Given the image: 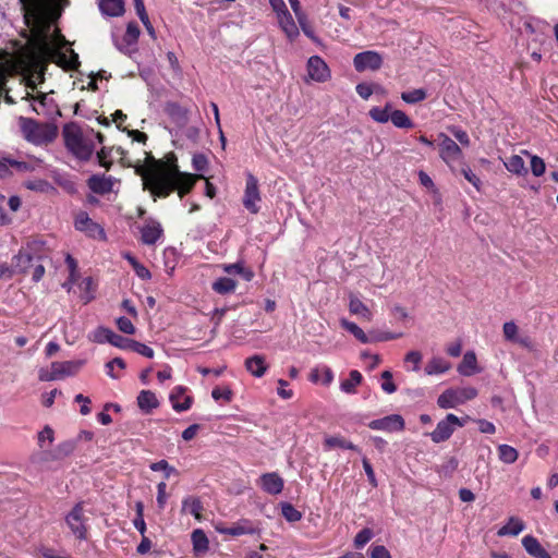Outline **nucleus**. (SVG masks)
Listing matches in <instances>:
<instances>
[{
    "mask_svg": "<svg viewBox=\"0 0 558 558\" xmlns=\"http://www.w3.org/2000/svg\"><path fill=\"white\" fill-rule=\"evenodd\" d=\"M134 340L124 338L116 332L111 338L110 344L122 350H131Z\"/></svg>",
    "mask_w": 558,
    "mask_h": 558,
    "instance_id": "nucleus-61",
    "label": "nucleus"
},
{
    "mask_svg": "<svg viewBox=\"0 0 558 558\" xmlns=\"http://www.w3.org/2000/svg\"><path fill=\"white\" fill-rule=\"evenodd\" d=\"M17 68V62L12 54L0 51V93L4 88L7 78L15 73Z\"/></svg>",
    "mask_w": 558,
    "mask_h": 558,
    "instance_id": "nucleus-19",
    "label": "nucleus"
},
{
    "mask_svg": "<svg viewBox=\"0 0 558 558\" xmlns=\"http://www.w3.org/2000/svg\"><path fill=\"white\" fill-rule=\"evenodd\" d=\"M499 460L506 464L514 463L519 458V452L512 446L502 444L498 446Z\"/></svg>",
    "mask_w": 558,
    "mask_h": 558,
    "instance_id": "nucleus-42",
    "label": "nucleus"
},
{
    "mask_svg": "<svg viewBox=\"0 0 558 558\" xmlns=\"http://www.w3.org/2000/svg\"><path fill=\"white\" fill-rule=\"evenodd\" d=\"M525 529L524 522L518 517H510L506 524L497 531V535L504 536H518Z\"/></svg>",
    "mask_w": 558,
    "mask_h": 558,
    "instance_id": "nucleus-29",
    "label": "nucleus"
},
{
    "mask_svg": "<svg viewBox=\"0 0 558 558\" xmlns=\"http://www.w3.org/2000/svg\"><path fill=\"white\" fill-rule=\"evenodd\" d=\"M502 333L507 341L519 343L524 348L531 347V341L527 337H521L518 325L510 320L502 325Z\"/></svg>",
    "mask_w": 558,
    "mask_h": 558,
    "instance_id": "nucleus-24",
    "label": "nucleus"
},
{
    "mask_svg": "<svg viewBox=\"0 0 558 558\" xmlns=\"http://www.w3.org/2000/svg\"><path fill=\"white\" fill-rule=\"evenodd\" d=\"M191 541L193 545V551L195 555H202L208 551L209 541L202 529H196L192 532Z\"/></svg>",
    "mask_w": 558,
    "mask_h": 558,
    "instance_id": "nucleus-34",
    "label": "nucleus"
},
{
    "mask_svg": "<svg viewBox=\"0 0 558 558\" xmlns=\"http://www.w3.org/2000/svg\"><path fill=\"white\" fill-rule=\"evenodd\" d=\"M391 123L399 129H411L413 128L412 120L407 116L405 112L399 109H392L390 112Z\"/></svg>",
    "mask_w": 558,
    "mask_h": 558,
    "instance_id": "nucleus-43",
    "label": "nucleus"
},
{
    "mask_svg": "<svg viewBox=\"0 0 558 558\" xmlns=\"http://www.w3.org/2000/svg\"><path fill=\"white\" fill-rule=\"evenodd\" d=\"M99 10L107 16H120L124 13L123 0H100Z\"/></svg>",
    "mask_w": 558,
    "mask_h": 558,
    "instance_id": "nucleus-35",
    "label": "nucleus"
},
{
    "mask_svg": "<svg viewBox=\"0 0 558 558\" xmlns=\"http://www.w3.org/2000/svg\"><path fill=\"white\" fill-rule=\"evenodd\" d=\"M166 112L178 122H185L187 120V110L182 108L175 102H170L166 106Z\"/></svg>",
    "mask_w": 558,
    "mask_h": 558,
    "instance_id": "nucleus-50",
    "label": "nucleus"
},
{
    "mask_svg": "<svg viewBox=\"0 0 558 558\" xmlns=\"http://www.w3.org/2000/svg\"><path fill=\"white\" fill-rule=\"evenodd\" d=\"M80 299L83 304H88L95 299L96 284L90 277L84 278L78 284Z\"/></svg>",
    "mask_w": 558,
    "mask_h": 558,
    "instance_id": "nucleus-36",
    "label": "nucleus"
},
{
    "mask_svg": "<svg viewBox=\"0 0 558 558\" xmlns=\"http://www.w3.org/2000/svg\"><path fill=\"white\" fill-rule=\"evenodd\" d=\"M203 505L197 497L189 496L182 500V512L192 514L196 520H202Z\"/></svg>",
    "mask_w": 558,
    "mask_h": 558,
    "instance_id": "nucleus-37",
    "label": "nucleus"
},
{
    "mask_svg": "<svg viewBox=\"0 0 558 558\" xmlns=\"http://www.w3.org/2000/svg\"><path fill=\"white\" fill-rule=\"evenodd\" d=\"M202 178H204L202 174L180 171L174 162H156L148 167L143 174L145 187L158 197H166L177 190L182 198Z\"/></svg>",
    "mask_w": 558,
    "mask_h": 558,
    "instance_id": "nucleus-2",
    "label": "nucleus"
},
{
    "mask_svg": "<svg viewBox=\"0 0 558 558\" xmlns=\"http://www.w3.org/2000/svg\"><path fill=\"white\" fill-rule=\"evenodd\" d=\"M221 269L228 275H239L245 281H251L254 278V271L246 267L243 260H238L233 264H223L221 265Z\"/></svg>",
    "mask_w": 558,
    "mask_h": 558,
    "instance_id": "nucleus-30",
    "label": "nucleus"
},
{
    "mask_svg": "<svg viewBox=\"0 0 558 558\" xmlns=\"http://www.w3.org/2000/svg\"><path fill=\"white\" fill-rule=\"evenodd\" d=\"M439 138V157L448 166L451 172L456 173L458 167L464 163V154L460 146L447 134L440 133Z\"/></svg>",
    "mask_w": 558,
    "mask_h": 558,
    "instance_id": "nucleus-6",
    "label": "nucleus"
},
{
    "mask_svg": "<svg viewBox=\"0 0 558 558\" xmlns=\"http://www.w3.org/2000/svg\"><path fill=\"white\" fill-rule=\"evenodd\" d=\"M169 400L172 409L177 412L187 411L192 405V397L186 395V388L177 386L172 389Z\"/></svg>",
    "mask_w": 558,
    "mask_h": 558,
    "instance_id": "nucleus-18",
    "label": "nucleus"
},
{
    "mask_svg": "<svg viewBox=\"0 0 558 558\" xmlns=\"http://www.w3.org/2000/svg\"><path fill=\"white\" fill-rule=\"evenodd\" d=\"M391 110H392L391 104L387 102L385 105V107L371 108L368 111V114L373 121L384 124L390 120Z\"/></svg>",
    "mask_w": 558,
    "mask_h": 558,
    "instance_id": "nucleus-41",
    "label": "nucleus"
},
{
    "mask_svg": "<svg viewBox=\"0 0 558 558\" xmlns=\"http://www.w3.org/2000/svg\"><path fill=\"white\" fill-rule=\"evenodd\" d=\"M140 34L138 26L135 23H129L124 35L121 38L114 37V45L121 52L131 54L136 51Z\"/></svg>",
    "mask_w": 558,
    "mask_h": 558,
    "instance_id": "nucleus-15",
    "label": "nucleus"
},
{
    "mask_svg": "<svg viewBox=\"0 0 558 558\" xmlns=\"http://www.w3.org/2000/svg\"><path fill=\"white\" fill-rule=\"evenodd\" d=\"M333 372L327 365H317L313 367L310 373V380L313 384H320L326 387L333 381Z\"/></svg>",
    "mask_w": 558,
    "mask_h": 558,
    "instance_id": "nucleus-26",
    "label": "nucleus"
},
{
    "mask_svg": "<svg viewBox=\"0 0 558 558\" xmlns=\"http://www.w3.org/2000/svg\"><path fill=\"white\" fill-rule=\"evenodd\" d=\"M24 186L27 190L38 193H49L54 190V187L48 181L43 179L27 180L24 182Z\"/></svg>",
    "mask_w": 558,
    "mask_h": 558,
    "instance_id": "nucleus-47",
    "label": "nucleus"
},
{
    "mask_svg": "<svg viewBox=\"0 0 558 558\" xmlns=\"http://www.w3.org/2000/svg\"><path fill=\"white\" fill-rule=\"evenodd\" d=\"M450 368V362L440 356H433L425 366V374L429 376L445 374Z\"/></svg>",
    "mask_w": 558,
    "mask_h": 558,
    "instance_id": "nucleus-33",
    "label": "nucleus"
},
{
    "mask_svg": "<svg viewBox=\"0 0 558 558\" xmlns=\"http://www.w3.org/2000/svg\"><path fill=\"white\" fill-rule=\"evenodd\" d=\"M417 177H418V182L423 187H425L426 190H428L429 192H432L434 194H438V189L436 187L433 179L425 171L420 170L417 172Z\"/></svg>",
    "mask_w": 558,
    "mask_h": 558,
    "instance_id": "nucleus-60",
    "label": "nucleus"
},
{
    "mask_svg": "<svg viewBox=\"0 0 558 558\" xmlns=\"http://www.w3.org/2000/svg\"><path fill=\"white\" fill-rule=\"evenodd\" d=\"M49 100L50 98L47 95H39L32 102L33 110L38 114L44 113Z\"/></svg>",
    "mask_w": 558,
    "mask_h": 558,
    "instance_id": "nucleus-64",
    "label": "nucleus"
},
{
    "mask_svg": "<svg viewBox=\"0 0 558 558\" xmlns=\"http://www.w3.org/2000/svg\"><path fill=\"white\" fill-rule=\"evenodd\" d=\"M376 88H379V85L372 83H359L355 86L357 95L364 100L369 99V97L376 92Z\"/></svg>",
    "mask_w": 558,
    "mask_h": 558,
    "instance_id": "nucleus-55",
    "label": "nucleus"
},
{
    "mask_svg": "<svg viewBox=\"0 0 558 558\" xmlns=\"http://www.w3.org/2000/svg\"><path fill=\"white\" fill-rule=\"evenodd\" d=\"M374 537V533L371 529L361 530L354 537V546L360 549L364 547L372 538Z\"/></svg>",
    "mask_w": 558,
    "mask_h": 558,
    "instance_id": "nucleus-57",
    "label": "nucleus"
},
{
    "mask_svg": "<svg viewBox=\"0 0 558 558\" xmlns=\"http://www.w3.org/2000/svg\"><path fill=\"white\" fill-rule=\"evenodd\" d=\"M24 21L31 33L29 41L43 56L61 66L73 70L80 64L77 53L70 47L53 23L69 5V0H20Z\"/></svg>",
    "mask_w": 558,
    "mask_h": 558,
    "instance_id": "nucleus-1",
    "label": "nucleus"
},
{
    "mask_svg": "<svg viewBox=\"0 0 558 558\" xmlns=\"http://www.w3.org/2000/svg\"><path fill=\"white\" fill-rule=\"evenodd\" d=\"M150 470L155 472L162 471L165 473V478L168 480L172 475H175L178 471L175 468L171 466L166 460H159L150 464Z\"/></svg>",
    "mask_w": 558,
    "mask_h": 558,
    "instance_id": "nucleus-54",
    "label": "nucleus"
},
{
    "mask_svg": "<svg viewBox=\"0 0 558 558\" xmlns=\"http://www.w3.org/2000/svg\"><path fill=\"white\" fill-rule=\"evenodd\" d=\"M306 82L326 83L331 78V71L319 56H312L306 62Z\"/></svg>",
    "mask_w": 558,
    "mask_h": 558,
    "instance_id": "nucleus-11",
    "label": "nucleus"
},
{
    "mask_svg": "<svg viewBox=\"0 0 558 558\" xmlns=\"http://www.w3.org/2000/svg\"><path fill=\"white\" fill-rule=\"evenodd\" d=\"M296 20H298V23L302 29V32L310 38L312 39L314 43L320 45V40L317 36H315L314 34V31L312 28V26L310 25L308 23V20H307V16L306 14H302V15H299L296 16Z\"/></svg>",
    "mask_w": 558,
    "mask_h": 558,
    "instance_id": "nucleus-53",
    "label": "nucleus"
},
{
    "mask_svg": "<svg viewBox=\"0 0 558 558\" xmlns=\"http://www.w3.org/2000/svg\"><path fill=\"white\" fill-rule=\"evenodd\" d=\"M457 371L460 375L469 377L481 372L477 357L474 351H466Z\"/></svg>",
    "mask_w": 558,
    "mask_h": 558,
    "instance_id": "nucleus-23",
    "label": "nucleus"
},
{
    "mask_svg": "<svg viewBox=\"0 0 558 558\" xmlns=\"http://www.w3.org/2000/svg\"><path fill=\"white\" fill-rule=\"evenodd\" d=\"M113 331L107 327L99 326L88 335V339L96 343H110Z\"/></svg>",
    "mask_w": 558,
    "mask_h": 558,
    "instance_id": "nucleus-46",
    "label": "nucleus"
},
{
    "mask_svg": "<svg viewBox=\"0 0 558 558\" xmlns=\"http://www.w3.org/2000/svg\"><path fill=\"white\" fill-rule=\"evenodd\" d=\"M522 154L531 158V171L533 175L541 177L545 173L546 165L545 161L535 155H531L527 150H522Z\"/></svg>",
    "mask_w": 558,
    "mask_h": 558,
    "instance_id": "nucleus-51",
    "label": "nucleus"
},
{
    "mask_svg": "<svg viewBox=\"0 0 558 558\" xmlns=\"http://www.w3.org/2000/svg\"><path fill=\"white\" fill-rule=\"evenodd\" d=\"M353 65L357 72L377 71L383 65V56L374 50L363 51L354 56Z\"/></svg>",
    "mask_w": 558,
    "mask_h": 558,
    "instance_id": "nucleus-13",
    "label": "nucleus"
},
{
    "mask_svg": "<svg viewBox=\"0 0 558 558\" xmlns=\"http://www.w3.org/2000/svg\"><path fill=\"white\" fill-rule=\"evenodd\" d=\"M349 312L352 315L361 317L367 322L373 319V313L366 304L354 293L349 294Z\"/></svg>",
    "mask_w": 558,
    "mask_h": 558,
    "instance_id": "nucleus-25",
    "label": "nucleus"
},
{
    "mask_svg": "<svg viewBox=\"0 0 558 558\" xmlns=\"http://www.w3.org/2000/svg\"><path fill=\"white\" fill-rule=\"evenodd\" d=\"M281 510H282V515L289 522H298L302 518V513L296 508H294L291 504H283Z\"/></svg>",
    "mask_w": 558,
    "mask_h": 558,
    "instance_id": "nucleus-58",
    "label": "nucleus"
},
{
    "mask_svg": "<svg viewBox=\"0 0 558 558\" xmlns=\"http://www.w3.org/2000/svg\"><path fill=\"white\" fill-rule=\"evenodd\" d=\"M506 169L515 175H525L527 169L525 162L520 155H512L504 161Z\"/></svg>",
    "mask_w": 558,
    "mask_h": 558,
    "instance_id": "nucleus-38",
    "label": "nucleus"
},
{
    "mask_svg": "<svg viewBox=\"0 0 558 558\" xmlns=\"http://www.w3.org/2000/svg\"><path fill=\"white\" fill-rule=\"evenodd\" d=\"M44 247V244L39 241L29 242L25 247H23L19 254L13 256L12 265L15 269L16 274H25L27 269L32 266L34 260H39L43 258V255L39 251Z\"/></svg>",
    "mask_w": 558,
    "mask_h": 558,
    "instance_id": "nucleus-9",
    "label": "nucleus"
},
{
    "mask_svg": "<svg viewBox=\"0 0 558 558\" xmlns=\"http://www.w3.org/2000/svg\"><path fill=\"white\" fill-rule=\"evenodd\" d=\"M460 173L464 177V179L471 183L476 191H481L482 189V181L481 179L471 170V168L464 163L460 165Z\"/></svg>",
    "mask_w": 558,
    "mask_h": 558,
    "instance_id": "nucleus-52",
    "label": "nucleus"
},
{
    "mask_svg": "<svg viewBox=\"0 0 558 558\" xmlns=\"http://www.w3.org/2000/svg\"><path fill=\"white\" fill-rule=\"evenodd\" d=\"M141 240L144 244L154 245L163 235V229L159 221L148 219L140 228Z\"/></svg>",
    "mask_w": 558,
    "mask_h": 558,
    "instance_id": "nucleus-17",
    "label": "nucleus"
},
{
    "mask_svg": "<svg viewBox=\"0 0 558 558\" xmlns=\"http://www.w3.org/2000/svg\"><path fill=\"white\" fill-rule=\"evenodd\" d=\"M522 546L525 551L534 558H553L550 554L542 546L539 541L533 535H525L522 538Z\"/></svg>",
    "mask_w": 558,
    "mask_h": 558,
    "instance_id": "nucleus-22",
    "label": "nucleus"
},
{
    "mask_svg": "<svg viewBox=\"0 0 558 558\" xmlns=\"http://www.w3.org/2000/svg\"><path fill=\"white\" fill-rule=\"evenodd\" d=\"M84 364L83 360L52 362L49 367L39 368L38 378L40 381H53L74 376Z\"/></svg>",
    "mask_w": 558,
    "mask_h": 558,
    "instance_id": "nucleus-5",
    "label": "nucleus"
},
{
    "mask_svg": "<svg viewBox=\"0 0 558 558\" xmlns=\"http://www.w3.org/2000/svg\"><path fill=\"white\" fill-rule=\"evenodd\" d=\"M116 323L121 332L126 333V335L135 333L136 329H135L133 323L129 318L121 316V317L117 318Z\"/></svg>",
    "mask_w": 558,
    "mask_h": 558,
    "instance_id": "nucleus-62",
    "label": "nucleus"
},
{
    "mask_svg": "<svg viewBox=\"0 0 558 558\" xmlns=\"http://www.w3.org/2000/svg\"><path fill=\"white\" fill-rule=\"evenodd\" d=\"M217 532L220 534L231 535V536H240L244 534H254L256 529L248 522L242 521L234 524L231 527H219L216 526Z\"/></svg>",
    "mask_w": 558,
    "mask_h": 558,
    "instance_id": "nucleus-32",
    "label": "nucleus"
},
{
    "mask_svg": "<svg viewBox=\"0 0 558 558\" xmlns=\"http://www.w3.org/2000/svg\"><path fill=\"white\" fill-rule=\"evenodd\" d=\"M65 524L80 541H86L88 537V518L85 515L84 504L77 502L65 515Z\"/></svg>",
    "mask_w": 558,
    "mask_h": 558,
    "instance_id": "nucleus-8",
    "label": "nucleus"
},
{
    "mask_svg": "<svg viewBox=\"0 0 558 558\" xmlns=\"http://www.w3.org/2000/svg\"><path fill=\"white\" fill-rule=\"evenodd\" d=\"M340 324L345 330L352 333L360 342L368 343L371 341L367 335L364 332V330L361 327H359L355 323L342 318L340 319Z\"/></svg>",
    "mask_w": 558,
    "mask_h": 558,
    "instance_id": "nucleus-45",
    "label": "nucleus"
},
{
    "mask_svg": "<svg viewBox=\"0 0 558 558\" xmlns=\"http://www.w3.org/2000/svg\"><path fill=\"white\" fill-rule=\"evenodd\" d=\"M404 420L399 414L387 415L381 418L373 420L368 423V427L371 429L386 433L401 432L404 429Z\"/></svg>",
    "mask_w": 558,
    "mask_h": 558,
    "instance_id": "nucleus-16",
    "label": "nucleus"
},
{
    "mask_svg": "<svg viewBox=\"0 0 558 558\" xmlns=\"http://www.w3.org/2000/svg\"><path fill=\"white\" fill-rule=\"evenodd\" d=\"M477 395V389L472 386L449 388L439 395L437 404L440 409H454L475 399Z\"/></svg>",
    "mask_w": 558,
    "mask_h": 558,
    "instance_id": "nucleus-7",
    "label": "nucleus"
},
{
    "mask_svg": "<svg viewBox=\"0 0 558 558\" xmlns=\"http://www.w3.org/2000/svg\"><path fill=\"white\" fill-rule=\"evenodd\" d=\"M423 355L420 351H409L404 356V364L408 371L418 372Z\"/></svg>",
    "mask_w": 558,
    "mask_h": 558,
    "instance_id": "nucleus-48",
    "label": "nucleus"
},
{
    "mask_svg": "<svg viewBox=\"0 0 558 558\" xmlns=\"http://www.w3.org/2000/svg\"><path fill=\"white\" fill-rule=\"evenodd\" d=\"M68 150L81 160H88L96 144H101L102 135L90 128H82L76 123L65 124L62 131Z\"/></svg>",
    "mask_w": 558,
    "mask_h": 558,
    "instance_id": "nucleus-3",
    "label": "nucleus"
},
{
    "mask_svg": "<svg viewBox=\"0 0 558 558\" xmlns=\"http://www.w3.org/2000/svg\"><path fill=\"white\" fill-rule=\"evenodd\" d=\"M277 21L282 32L291 41L298 38L300 35L299 27L289 11L277 16Z\"/></svg>",
    "mask_w": 558,
    "mask_h": 558,
    "instance_id": "nucleus-28",
    "label": "nucleus"
},
{
    "mask_svg": "<svg viewBox=\"0 0 558 558\" xmlns=\"http://www.w3.org/2000/svg\"><path fill=\"white\" fill-rule=\"evenodd\" d=\"M426 96L427 94L423 88H416L401 93V99L410 105L423 101L426 98Z\"/></svg>",
    "mask_w": 558,
    "mask_h": 558,
    "instance_id": "nucleus-49",
    "label": "nucleus"
},
{
    "mask_svg": "<svg viewBox=\"0 0 558 558\" xmlns=\"http://www.w3.org/2000/svg\"><path fill=\"white\" fill-rule=\"evenodd\" d=\"M245 368L252 376L260 378L266 374L268 365L263 355L256 354L245 360Z\"/></svg>",
    "mask_w": 558,
    "mask_h": 558,
    "instance_id": "nucleus-27",
    "label": "nucleus"
},
{
    "mask_svg": "<svg viewBox=\"0 0 558 558\" xmlns=\"http://www.w3.org/2000/svg\"><path fill=\"white\" fill-rule=\"evenodd\" d=\"M75 229L85 233L87 236L98 240H105L106 234L104 228L95 222L86 213H80L75 217Z\"/></svg>",
    "mask_w": 558,
    "mask_h": 558,
    "instance_id": "nucleus-14",
    "label": "nucleus"
},
{
    "mask_svg": "<svg viewBox=\"0 0 558 558\" xmlns=\"http://www.w3.org/2000/svg\"><path fill=\"white\" fill-rule=\"evenodd\" d=\"M259 485L267 494L278 495L283 489V480L275 472L265 473L259 478Z\"/></svg>",
    "mask_w": 558,
    "mask_h": 558,
    "instance_id": "nucleus-20",
    "label": "nucleus"
},
{
    "mask_svg": "<svg viewBox=\"0 0 558 558\" xmlns=\"http://www.w3.org/2000/svg\"><path fill=\"white\" fill-rule=\"evenodd\" d=\"M116 180L107 175H93L88 180L89 189L97 194H107L113 191Z\"/></svg>",
    "mask_w": 558,
    "mask_h": 558,
    "instance_id": "nucleus-21",
    "label": "nucleus"
},
{
    "mask_svg": "<svg viewBox=\"0 0 558 558\" xmlns=\"http://www.w3.org/2000/svg\"><path fill=\"white\" fill-rule=\"evenodd\" d=\"M236 282L232 278L221 277L213 283V290L219 294L231 293L235 290Z\"/></svg>",
    "mask_w": 558,
    "mask_h": 558,
    "instance_id": "nucleus-44",
    "label": "nucleus"
},
{
    "mask_svg": "<svg viewBox=\"0 0 558 558\" xmlns=\"http://www.w3.org/2000/svg\"><path fill=\"white\" fill-rule=\"evenodd\" d=\"M211 397L215 401L223 400L225 402H230L232 400L233 392L228 386H218L213 389Z\"/></svg>",
    "mask_w": 558,
    "mask_h": 558,
    "instance_id": "nucleus-56",
    "label": "nucleus"
},
{
    "mask_svg": "<svg viewBox=\"0 0 558 558\" xmlns=\"http://www.w3.org/2000/svg\"><path fill=\"white\" fill-rule=\"evenodd\" d=\"M137 405L144 413H150L159 407V401L151 390H142L137 396Z\"/></svg>",
    "mask_w": 558,
    "mask_h": 558,
    "instance_id": "nucleus-31",
    "label": "nucleus"
},
{
    "mask_svg": "<svg viewBox=\"0 0 558 558\" xmlns=\"http://www.w3.org/2000/svg\"><path fill=\"white\" fill-rule=\"evenodd\" d=\"M464 421L460 420L457 415L449 413L446 417L439 421L436 428L429 434L430 439L435 444L446 441L451 437L457 427H462Z\"/></svg>",
    "mask_w": 558,
    "mask_h": 558,
    "instance_id": "nucleus-10",
    "label": "nucleus"
},
{
    "mask_svg": "<svg viewBox=\"0 0 558 558\" xmlns=\"http://www.w3.org/2000/svg\"><path fill=\"white\" fill-rule=\"evenodd\" d=\"M262 201L259 189H258V181L257 179L251 173H246V184L243 195V206L251 213V214H257L259 211V203Z\"/></svg>",
    "mask_w": 558,
    "mask_h": 558,
    "instance_id": "nucleus-12",
    "label": "nucleus"
},
{
    "mask_svg": "<svg viewBox=\"0 0 558 558\" xmlns=\"http://www.w3.org/2000/svg\"><path fill=\"white\" fill-rule=\"evenodd\" d=\"M19 128L24 140L36 146L51 143L58 135V129L53 123L38 122L25 117L19 118Z\"/></svg>",
    "mask_w": 558,
    "mask_h": 558,
    "instance_id": "nucleus-4",
    "label": "nucleus"
},
{
    "mask_svg": "<svg viewBox=\"0 0 558 558\" xmlns=\"http://www.w3.org/2000/svg\"><path fill=\"white\" fill-rule=\"evenodd\" d=\"M362 374L359 371H351L349 378L342 380L340 384L341 391L348 395L355 393L356 387L362 383Z\"/></svg>",
    "mask_w": 558,
    "mask_h": 558,
    "instance_id": "nucleus-39",
    "label": "nucleus"
},
{
    "mask_svg": "<svg viewBox=\"0 0 558 558\" xmlns=\"http://www.w3.org/2000/svg\"><path fill=\"white\" fill-rule=\"evenodd\" d=\"M38 162L37 159L29 162L11 159V167L15 172H28L33 171Z\"/></svg>",
    "mask_w": 558,
    "mask_h": 558,
    "instance_id": "nucleus-59",
    "label": "nucleus"
},
{
    "mask_svg": "<svg viewBox=\"0 0 558 558\" xmlns=\"http://www.w3.org/2000/svg\"><path fill=\"white\" fill-rule=\"evenodd\" d=\"M131 351H134V352H136V353H138V354H141L143 356L148 357V359H153L154 357V350L150 347H148V345H146L144 343H141L138 341H135V340L132 343Z\"/></svg>",
    "mask_w": 558,
    "mask_h": 558,
    "instance_id": "nucleus-63",
    "label": "nucleus"
},
{
    "mask_svg": "<svg viewBox=\"0 0 558 558\" xmlns=\"http://www.w3.org/2000/svg\"><path fill=\"white\" fill-rule=\"evenodd\" d=\"M326 449L342 448L359 451V448L351 441L341 436H328L324 440Z\"/></svg>",
    "mask_w": 558,
    "mask_h": 558,
    "instance_id": "nucleus-40",
    "label": "nucleus"
}]
</instances>
